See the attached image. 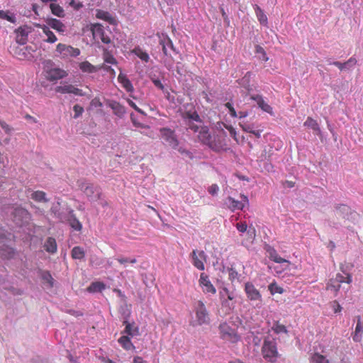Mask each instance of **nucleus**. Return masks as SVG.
<instances>
[{"instance_id": "obj_1", "label": "nucleus", "mask_w": 363, "mask_h": 363, "mask_svg": "<svg viewBox=\"0 0 363 363\" xmlns=\"http://www.w3.org/2000/svg\"><path fill=\"white\" fill-rule=\"evenodd\" d=\"M262 354L263 357L269 362H276L279 357L276 341L269 339L264 340L262 347Z\"/></svg>"}, {"instance_id": "obj_2", "label": "nucleus", "mask_w": 363, "mask_h": 363, "mask_svg": "<svg viewBox=\"0 0 363 363\" xmlns=\"http://www.w3.org/2000/svg\"><path fill=\"white\" fill-rule=\"evenodd\" d=\"M44 69L46 72V78L49 81L61 79L67 76V72L59 67H54L52 61L48 60L43 62Z\"/></svg>"}, {"instance_id": "obj_3", "label": "nucleus", "mask_w": 363, "mask_h": 363, "mask_svg": "<svg viewBox=\"0 0 363 363\" xmlns=\"http://www.w3.org/2000/svg\"><path fill=\"white\" fill-rule=\"evenodd\" d=\"M79 187L88 200L91 202L97 201L99 199H101V197L102 196L101 189L93 184L83 182L79 185Z\"/></svg>"}, {"instance_id": "obj_4", "label": "nucleus", "mask_w": 363, "mask_h": 363, "mask_svg": "<svg viewBox=\"0 0 363 363\" xmlns=\"http://www.w3.org/2000/svg\"><path fill=\"white\" fill-rule=\"evenodd\" d=\"M352 216L350 208L346 205H337L333 211V218L336 222L334 224L346 225V220L350 219Z\"/></svg>"}, {"instance_id": "obj_5", "label": "nucleus", "mask_w": 363, "mask_h": 363, "mask_svg": "<svg viewBox=\"0 0 363 363\" xmlns=\"http://www.w3.org/2000/svg\"><path fill=\"white\" fill-rule=\"evenodd\" d=\"M344 274L346 277L341 274H337L335 278H331L327 284L326 289L337 294L340 290L341 283L346 282L350 284L352 281L350 274L346 272H344Z\"/></svg>"}, {"instance_id": "obj_6", "label": "nucleus", "mask_w": 363, "mask_h": 363, "mask_svg": "<svg viewBox=\"0 0 363 363\" xmlns=\"http://www.w3.org/2000/svg\"><path fill=\"white\" fill-rule=\"evenodd\" d=\"M160 44L162 45L163 53L166 57L164 59V64L168 69H171L173 67V59L172 57L168 53L167 47L173 51L176 52L172 41L168 36L166 35L163 39L160 40Z\"/></svg>"}, {"instance_id": "obj_7", "label": "nucleus", "mask_w": 363, "mask_h": 363, "mask_svg": "<svg viewBox=\"0 0 363 363\" xmlns=\"http://www.w3.org/2000/svg\"><path fill=\"white\" fill-rule=\"evenodd\" d=\"M31 216L25 208L18 207L13 211V220L18 226H23L29 223Z\"/></svg>"}, {"instance_id": "obj_8", "label": "nucleus", "mask_w": 363, "mask_h": 363, "mask_svg": "<svg viewBox=\"0 0 363 363\" xmlns=\"http://www.w3.org/2000/svg\"><path fill=\"white\" fill-rule=\"evenodd\" d=\"M193 265L199 270L205 269L204 263L207 260V255L203 250H193L190 254Z\"/></svg>"}, {"instance_id": "obj_9", "label": "nucleus", "mask_w": 363, "mask_h": 363, "mask_svg": "<svg viewBox=\"0 0 363 363\" xmlns=\"http://www.w3.org/2000/svg\"><path fill=\"white\" fill-rule=\"evenodd\" d=\"M222 338L232 342L238 340V336L234 329L231 328L227 323H224L219 326Z\"/></svg>"}, {"instance_id": "obj_10", "label": "nucleus", "mask_w": 363, "mask_h": 363, "mask_svg": "<svg viewBox=\"0 0 363 363\" xmlns=\"http://www.w3.org/2000/svg\"><path fill=\"white\" fill-rule=\"evenodd\" d=\"M56 51L63 57H77L80 54L79 49L62 43L57 45Z\"/></svg>"}, {"instance_id": "obj_11", "label": "nucleus", "mask_w": 363, "mask_h": 363, "mask_svg": "<svg viewBox=\"0 0 363 363\" xmlns=\"http://www.w3.org/2000/svg\"><path fill=\"white\" fill-rule=\"evenodd\" d=\"M93 37L95 40H101L104 43H111L110 38L105 33L102 26L99 24L94 25L91 28Z\"/></svg>"}, {"instance_id": "obj_12", "label": "nucleus", "mask_w": 363, "mask_h": 363, "mask_svg": "<svg viewBox=\"0 0 363 363\" xmlns=\"http://www.w3.org/2000/svg\"><path fill=\"white\" fill-rule=\"evenodd\" d=\"M55 91L61 94H73L77 96H85L86 93L83 92L82 89L75 87L72 84H62L57 86Z\"/></svg>"}, {"instance_id": "obj_13", "label": "nucleus", "mask_w": 363, "mask_h": 363, "mask_svg": "<svg viewBox=\"0 0 363 363\" xmlns=\"http://www.w3.org/2000/svg\"><path fill=\"white\" fill-rule=\"evenodd\" d=\"M162 138L168 143L172 148H176L179 142L172 130L168 128H162L160 130Z\"/></svg>"}, {"instance_id": "obj_14", "label": "nucleus", "mask_w": 363, "mask_h": 363, "mask_svg": "<svg viewBox=\"0 0 363 363\" xmlns=\"http://www.w3.org/2000/svg\"><path fill=\"white\" fill-rule=\"evenodd\" d=\"M65 222H67L74 230L79 232L82 229V224L77 218L72 209H69Z\"/></svg>"}, {"instance_id": "obj_15", "label": "nucleus", "mask_w": 363, "mask_h": 363, "mask_svg": "<svg viewBox=\"0 0 363 363\" xmlns=\"http://www.w3.org/2000/svg\"><path fill=\"white\" fill-rule=\"evenodd\" d=\"M196 318L197 322L199 325L207 323L209 320L208 314L206 311L203 303L201 301L198 302L196 308Z\"/></svg>"}, {"instance_id": "obj_16", "label": "nucleus", "mask_w": 363, "mask_h": 363, "mask_svg": "<svg viewBox=\"0 0 363 363\" xmlns=\"http://www.w3.org/2000/svg\"><path fill=\"white\" fill-rule=\"evenodd\" d=\"M199 284L201 286L203 292L209 293L211 294H216V288L213 286V284H211V281L208 279V277L206 274H201L199 279Z\"/></svg>"}, {"instance_id": "obj_17", "label": "nucleus", "mask_w": 363, "mask_h": 363, "mask_svg": "<svg viewBox=\"0 0 363 363\" xmlns=\"http://www.w3.org/2000/svg\"><path fill=\"white\" fill-rule=\"evenodd\" d=\"M245 291L247 294V298L251 301H260L261 294L259 291L255 287V286L247 282L245 284Z\"/></svg>"}, {"instance_id": "obj_18", "label": "nucleus", "mask_w": 363, "mask_h": 363, "mask_svg": "<svg viewBox=\"0 0 363 363\" xmlns=\"http://www.w3.org/2000/svg\"><path fill=\"white\" fill-rule=\"evenodd\" d=\"M31 47H18L15 51V55L21 60H30L33 57Z\"/></svg>"}, {"instance_id": "obj_19", "label": "nucleus", "mask_w": 363, "mask_h": 363, "mask_svg": "<svg viewBox=\"0 0 363 363\" xmlns=\"http://www.w3.org/2000/svg\"><path fill=\"white\" fill-rule=\"evenodd\" d=\"M332 64L337 67L341 71H349L356 65L357 60L354 57H350L347 61L345 62L335 61Z\"/></svg>"}, {"instance_id": "obj_20", "label": "nucleus", "mask_w": 363, "mask_h": 363, "mask_svg": "<svg viewBox=\"0 0 363 363\" xmlns=\"http://www.w3.org/2000/svg\"><path fill=\"white\" fill-rule=\"evenodd\" d=\"M108 106L113 110L114 114L119 118H122L125 114V107L116 101H109Z\"/></svg>"}, {"instance_id": "obj_21", "label": "nucleus", "mask_w": 363, "mask_h": 363, "mask_svg": "<svg viewBox=\"0 0 363 363\" xmlns=\"http://www.w3.org/2000/svg\"><path fill=\"white\" fill-rule=\"evenodd\" d=\"M46 26L61 33H63L65 28V25L56 18H48Z\"/></svg>"}, {"instance_id": "obj_22", "label": "nucleus", "mask_w": 363, "mask_h": 363, "mask_svg": "<svg viewBox=\"0 0 363 363\" xmlns=\"http://www.w3.org/2000/svg\"><path fill=\"white\" fill-rule=\"evenodd\" d=\"M44 249L49 253L54 254L57 252V242L55 238L49 237L45 241Z\"/></svg>"}, {"instance_id": "obj_23", "label": "nucleus", "mask_w": 363, "mask_h": 363, "mask_svg": "<svg viewBox=\"0 0 363 363\" xmlns=\"http://www.w3.org/2000/svg\"><path fill=\"white\" fill-rule=\"evenodd\" d=\"M123 323L125 324L124 333L131 337L137 336L140 334L139 328L135 326L134 323H129L127 320H124Z\"/></svg>"}, {"instance_id": "obj_24", "label": "nucleus", "mask_w": 363, "mask_h": 363, "mask_svg": "<svg viewBox=\"0 0 363 363\" xmlns=\"http://www.w3.org/2000/svg\"><path fill=\"white\" fill-rule=\"evenodd\" d=\"M255 13L261 25L268 28V18L264 11L257 5L255 6Z\"/></svg>"}, {"instance_id": "obj_25", "label": "nucleus", "mask_w": 363, "mask_h": 363, "mask_svg": "<svg viewBox=\"0 0 363 363\" xmlns=\"http://www.w3.org/2000/svg\"><path fill=\"white\" fill-rule=\"evenodd\" d=\"M38 27L40 28L43 30V32L45 34L48 38L45 40L46 42L50 43H54L57 41V37L50 30V28L46 25H37Z\"/></svg>"}, {"instance_id": "obj_26", "label": "nucleus", "mask_w": 363, "mask_h": 363, "mask_svg": "<svg viewBox=\"0 0 363 363\" xmlns=\"http://www.w3.org/2000/svg\"><path fill=\"white\" fill-rule=\"evenodd\" d=\"M252 99L257 101L259 107L262 110L271 115H273L272 108L263 100L262 96L257 95L256 96H252Z\"/></svg>"}, {"instance_id": "obj_27", "label": "nucleus", "mask_w": 363, "mask_h": 363, "mask_svg": "<svg viewBox=\"0 0 363 363\" xmlns=\"http://www.w3.org/2000/svg\"><path fill=\"white\" fill-rule=\"evenodd\" d=\"M60 203L57 201L56 203L53 204V206L50 208L51 213L54 215L55 218L60 220V221L65 223L66 215L61 213L60 211Z\"/></svg>"}, {"instance_id": "obj_28", "label": "nucleus", "mask_w": 363, "mask_h": 363, "mask_svg": "<svg viewBox=\"0 0 363 363\" xmlns=\"http://www.w3.org/2000/svg\"><path fill=\"white\" fill-rule=\"evenodd\" d=\"M227 201L226 204L228 207L233 211L237 209L242 210L245 206V204L242 201H236L230 196L227 199Z\"/></svg>"}, {"instance_id": "obj_29", "label": "nucleus", "mask_w": 363, "mask_h": 363, "mask_svg": "<svg viewBox=\"0 0 363 363\" xmlns=\"http://www.w3.org/2000/svg\"><path fill=\"white\" fill-rule=\"evenodd\" d=\"M15 252L13 248L3 245L0 247V256L4 259H11L14 256Z\"/></svg>"}, {"instance_id": "obj_30", "label": "nucleus", "mask_w": 363, "mask_h": 363, "mask_svg": "<svg viewBox=\"0 0 363 363\" xmlns=\"http://www.w3.org/2000/svg\"><path fill=\"white\" fill-rule=\"evenodd\" d=\"M198 137L202 143L210 145L211 135L209 134L208 130L206 128H201Z\"/></svg>"}, {"instance_id": "obj_31", "label": "nucleus", "mask_w": 363, "mask_h": 363, "mask_svg": "<svg viewBox=\"0 0 363 363\" xmlns=\"http://www.w3.org/2000/svg\"><path fill=\"white\" fill-rule=\"evenodd\" d=\"M31 199L38 202L47 203L49 199L46 197V194L42 191H36L31 194Z\"/></svg>"}, {"instance_id": "obj_32", "label": "nucleus", "mask_w": 363, "mask_h": 363, "mask_svg": "<svg viewBox=\"0 0 363 363\" xmlns=\"http://www.w3.org/2000/svg\"><path fill=\"white\" fill-rule=\"evenodd\" d=\"M269 258L277 263L286 264L287 266L290 264L289 260L281 257L275 250H272L269 251Z\"/></svg>"}, {"instance_id": "obj_33", "label": "nucleus", "mask_w": 363, "mask_h": 363, "mask_svg": "<svg viewBox=\"0 0 363 363\" xmlns=\"http://www.w3.org/2000/svg\"><path fill=\"white\" fill-rule=\"evenodd\" d=\"M118 342L126 350L134 349L135 347L132 344L130 337L127 335H123L118 339Z\"/></svg>"}, {"instance_id": "obj_34", "label": "nucleus", "mask_w": 363, "mask_h": 363, "mask_svg": "<svg viewBox=\"0 0 363 363\" xmlns=\"http://www.w3.org/2000/svg\"><path fill=\"white\" fill-rule=\"evenodd\" d=\"M118 79L128 91H132L133 90V87L131 82L125 75H123V74H120L118 75Z\"/></svg>"}, {"instance_id": "obj_35", "label": "nucleus", "mask_w": 363, "mask_h": 363, "mask_svg": "<svg viewBox=\"0 0 363 363\" xmlns=\"http://www.w3.org/2000/svg\"><path fill=\"white\" fill-rule=\"evenodd\" d=\"M72 257L74 259H82L85 256V252L81 247L77 246L72 250Z\"/></svg>"}, {"instance_id": "obj_36", "label": "nucleus", "mask_w": 363, "mask_h": 363, "mask_svg": "<svg viewBox=\"0 0 363 363\" xmlns=\"http://www.w3.org/2000/svg\"><path fill=\"white\" fill-rule=\"evenodd\" d=\"M17 32L19 33L21 36V38H19L18 36L17 37V40H16L17 42L21 45L25 44L26 42V37H27L28 34L30 33V30H28V28L21 27L17 30Z\"/></svg>"}, {"instance_id": "obj_37", "label": "nucleus", "mask_w": 363, "mask_h": 363, "mask_svg": "<svg viewBox=\"0 0 363 363\" xmlns=\"http://www.w3.org/2000/svg\"><path fill=\"white\" fill-rule=\"evenodd\" d=\"M52 13L58 17H64L65 11L64 9L58 4L52 3L50 4Z\"/></svg>"}, {"instance_id": "obj_38", "label": "nucleus", "mask_w": 363, "mask_h": 363, "mask_svg": "<svg viewBox=\"0 0 363 363\" xmlns=\"http://www.w3.org/2000/svg\"><path fill=\"white\" fill-rule=\"evenodd\" d=\"M105 289V285L102 282H93L91 285L87 288V291L90 293L101 291Z\"/></svg>"}, {"instance_id": "obj_39", "label": "nucleus", "mask_w": 363, "mask_h": 363, "mask_svg": "<svg viewBox=\"0 0 363 363\" xmlns=\"http://www.w3.org/2000/svg\"><path fill=\"white\" fill-rule=\"evenodd\" d=\"M304 125L307 126L313 130L316 131L318 134L320 133V128L318 123L312 118L308 117L304 123Z\"/></svg>"}, {"instance_id": "obj_40", "label": "nucleus", "mask_w": 363, "mask_h": 363, "mask_svg": "<svg viewBox=\"0 0 363 363\" xmlns=\"http://www.w3.org/2000/svg\"><path fill=\"white\" fill-rule=\"evenodd\" d=\"M133 52L135 53L141 60L148 62L150 57L148 54L140 48H135Z\"/></svg>"}, {"instance_id": "obj_41", "label": "nucleus", "mask_w": 363, "mask_h": 363, "mask_svg": "<svg viewBox=\"0 0 363 363\" xmlns=\"http://www.w3.org/2000/svg\"><path fill=\"white\" fill-rule=\"evenodd\" d=\"M184 118L187 120V123H191V122H201L200 121V117L197 114L196 112H193V113H191V112H186L184 116Z\"/></svg>"}, {"instance_id": "obj_42", "label": "nucleus", "mask_w": 363, "mask_h": 363, "mask_svg": "<svg viewBox=\"0 0 363 363\" xmlns=\"http://www.w3.org/2000/svg\"><path fill=\"white\" fill-rule=\"evenodd\" d=\"M311 362L312 363H329L328 359H327L325 356L318 353L313 354L311 357Z\"/></svg>"}, {"instance_id": "obj_43", "label": "nucleus", "mask_w": 363, "mask_h": 363, "mask_svg": "<svg viewBox=\"0 0 363 363\" xmlns=\"http://www.w3.org/2000/svg\"><path fill=\"white\" fill-rule=\"evenodd\" d=\"M80 69L85 72L91 73L95 71V67L89 62H83L79 65Z\"/></svg>"}, {"instance_id": "obj_44", "label": "nucleus", "mask_w": 363, "mask_h": 363, "mask_svg": "<svg viewBox=\"0 0 363 363\" xmlns=\"http://www.w3.org/2000/svg\"><path fill=\"white\" fill-rule=\"evenodd\" d=\"M272 330L277 334H279V333L287 334L288 333V330H287L286 328L284 325H281V324L279 323L278 322H277L274 324V325L272 326Z\"/></svg>"}, {"instance_id": "obj_45", "label": "nucleus", "mask_w": 363, "mask_h": 363, "mask_svg": "<svg viewBox=\"0 0 363 363\" xmlns=\"http://www.w3.org/2000/svg\"><path fill=\"white\" fill-rule=\"evenodd\" d=\"M255 52L257 54H259L260 55V57L259 58L262 59V60L267 62L269 60V57H267V53L265 52V50H264V48L260 46L259 45H257L255 46Z\"/></svg>"}, {"instance_id": "obj_46", "label": "nucleus", "mask_w": 363, "mask_h": 363, "mask_svg": "<svg viewBox=\"0 0 363 363\" xmlns=\"http://www.w3.org/2000/svg\"><path fill=\"white\" fill-rule=\"evenodd\" d=\"M269 290L270 291L272 294H274L276 293L282 294L284 291L283 289L281 287L277 286L275 283H272V284H269Z\"/></svg>"}, {"instance_id": "obj_47", "label": "nucleus", "mask_w": 363, "mask_h": 363, "mask_svg": "<svg viewBox=\"0 0 363 363\" xmlns=\"http://www.w3.org/2000/svg\"><path fill=\"white\" fill-rule=\"evenodd\" d=\"M43 279L49 284L50 286H53V278L48 272H44L42 274Z\"/></svg>"}, {"instance_id": "obj_48", "label": "nucleus", "mask_w": 363, "mask_h": 363, "mask_svg": "<svg viewBox=\"0 0 363 363\" xmlns=\"http://www.w3.org/2000/svg\"><path fill=\"white\" fill-rule=\"evenodd\" d=\"M120 311L123 316L124 320H127L130 315V311L128 306L126 304L121 307Z\"/></svg>"}, {"instance_id": "obj_49", "label": "nucleus", "mask_w": 363, "mask_h": 363, "mask_svg": "<svg viewBox=\"0 0 363 363\" xmlns=\"http://www.w3.org/2000/svg\"><path fill=\"white\" fill-rule=\"evenodd\" d=\"M0 18L6 19L11 23H15L16 21V18L14 16H9L6 12L1 10L0 11Z\"/></svg>"}, {"instance_id": "obj_50", "label": "nucleus", "mask_w": 363, "mask_h": 363, "mask_svg": "<svg viewBox=\"0 0 363 363\" xmlns=\"http://www.w3.org/2000/svg\"><path fill=\"white\" fill-rule=\"evenodd\" d=\"M228 275H229V279L231 281H235V280L239 279V274H238V272L236 270H235L233 268L229 269Z\"/></svg>"}, {"instance_id": "obj_51", "label": "nucleus", "mask_w": 363, "mask_h": 363, "mask_svg": "<svg viewBox=\"0 0 363 363\" xmlns=\"http://www.w3.org/2000/svg\"><path fill=\"white\" fill-rule=\"evenodd\" d=\"M251 76H252V73L250 72H247L245 74V75L242 77V79H241L240 84L244 86H248Z\"/></svg>"}, {"instance_id": "obj_52", "label": "nucleus", "mask_w": 363, "mask_h": 363, "mask_svg": "<svg viewBox=\"0 0 363 363\" xmlns=\"http://www.w3.org/2000/svg\"><path fill=\"white\" fill-rule=\"evenodd\" d=\"M73 110L74 111V118H78L84 112V108L78 104H76L74 106Z\"/></svg>"}, {"instance_id": "obj_53", "label": "nucleus", "mask_w": 363, "mask_h": 363, "mask_svg": "<svg viewBox=\"0 0 363 363\" xmlns=\"http://www.w3.org/2000/svg\"><path fill=\"white\" fill-rule=\"evenodd\" d=\"M0 125L4 130L5 133L7 134H11L12 132V128L10 127L6 122L0 120Z\"/></svg>"}, {"instance_id": "obj_54", "label": "nucleus", "mask_w": 363, "mask_h": 363, "mask_svg": "<svg viewBox=\"0 0 363 363\" xmlns=\"http://www.w3.org/2000/svg\"><path fill=\"white\" fill-rule=\"evenodd\" d=\"M219 190V187L217 184H212L211 185L208 189V191L210 194H211L212 196H215L218 194V191Z\"/></svg>"}, {"instance_id": "obj_55", "label": "nucleus", "mask_w": 363, "mask_h": 363, "mask_svg": "<svg viewBox=\"0 0 363 363\" xmlns=\"http://www.w3.org/2000/svg\"><path fill=\"white\" fill-rule=\"evenodd\" d=\"M118 262L122 264H124L125 263H128V262H130V263H132V264H135L137 262V260L135 258H133V259H128V258L126 257H120L118 259Z\"/></svg>"}, {"instance_id": "obj_56", "label": "nucleus", "mask_w": 363, "mask_h": 363, "mask_svg": "<svg viewBox=\"0 0 363 363\" xmlns=\"http://www.w3.org/2000/svg\"><path fill=\"white\" fill-rule=\"evenodd\" d=\"M363 330V326L361 323V321H360V318H358V321H357V325H356V328H355V335L354 336L353 339L356 341H357L358 340L356 338V336H357V334L358 333H360L362 332Z\"/></svg>"}, {"instance_id": "obj_57", "label": "nucleus", "mask_w": 363, "mask_h": 363, "mask_svg": "<svg viewBox=\"0 0 363 363\" xmlns=\"http://www.w3.org/2000/svg\"><path fill=\"white\" fill-rule=\"evenodd\" d=\"M237 229L242 233H244L247 230V225L245 223H238L236 224Z\"/></svg>"}, {"instance_id": "obj_58", "label": "nucleus", "mask_w": 363, "mask_h": 363, "mask_svg": "<svg viewBox=\"0 0 363 363\" xmlns=\"http://www.w3.org/2000/svg\"><path fill=\"white\" fill-rule=\"evenodd\" d=\"M225 296H227L228 300H230V301L233 300L235 298L232 292H229L228 290L226 289H225L223 290V292L221 293L222 297H224Z\"/></svg>"}, {"instance_id": "obj_59", "label": "nucleus", "mask_w": 363, "mask_h": 363, "mask_svg": "<svg viewBox=\"0 0 363 363\" xmlns=\"http://www.w3.org/2000/svg\"><path fill=\"white\" fill-rule=\"evenodd\" d=\"M96 16L99 18L108 19L109 18V13L103 11H98Z\"/></svg>"}, {"instance_id": "obj_60", "label": "nucleus", "mask_w": 363, "mask_h": 363, "mask_svg": "<svg viewBox=\"0 0 363 363\" xmlns=\"http://www.w3.org/2000/svg\"><path fill=\"white\" fill-rule=\"evenodd\" d=\"M225 106L229 109L230 114L233 117H237V113L235 110V108L232 106V105L230 103L225 104Z\"/></svg>"}, {"instance_id": "obj_61", "label": "nucleus", "mask_w": 363, "mask_h": 363, "mask_svg": "<svg viewBox=\"0 0 363 363\" xmlns=\"http://www.w3.org/2000/svg\"><path fill=\"white\" fill-rule=\"evenodd\" d=\"M69 5L71 6H72L74 9H75L76 10H78L80 8H82L83 6L81 2H76L74 0H72L70 2H69Z\"/></svg>"}, {"instance_id": "obj_62", "label": "nucleus", "mask_w": 363, "mask_h": 363, "mask_svg": "<svg viewBox=\"0 0 363 363\" xmlns=\"http://www.w3.org/2000/svg\"><path fill=\"white\" fill-rule=\"evenodd\" d=\"M270 156V150L267 151L266 149H264L260 156L261 160L269 159Z\"/></svg>"}, {"instance_id": "obj_63", "label": "nucleus", "mask_w": 363, "mask_h": 363, "mask_svg": "<svg viewBox=\"0 0 363 363\" xmlns=\"http://www.w3.org/2000/svg\"><path fill=\"white\" fill-rule=\"evenodd\" d=\"M189 128L192 130L194 132H197L199 130L200 127L198 125L194 123V122L188 123Z\"/></svg>"}, {"instance_id": "obj_64", "label": "nucleus", "mask_w": 363, "mask_h": 363, "mask_svg": "<svg viewBox=\"0 0 363 363\" xmlns=\"http://www.w3.org/2000/svg\"><path fill=\"white\" fill-rule=\"evenodd\" d=\"M105 62L110 64H114L116 62V60L112 55H106L105 56Z\"/></svg>"}]
</instances>
